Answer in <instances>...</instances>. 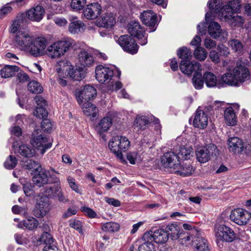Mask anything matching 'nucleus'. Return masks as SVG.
I'll use <instances>...</instances> for the list:
<instances>
[{"instance_id": "1", "label": "nucleus", "mask_w": 251, "mask_h": 251, "mask_svg": "<svg viewBox=\"0 0 251 251\" xmlns=\"http://www.w3.org/2000/svg\"><path fill=\"white\" fill-rule=\"evenodd\" d=\"M251 75L245 61L239 60L234 68L232 73H226L222 77V81L231 86H238L240 83L249 80Z\"/></svg>"}, {"instance_id": "2", "label": "nucleus", "mask_w": 251, "mask_h": 251, "mask_svg": "<svg viewBox=\"0 0 251 251\" xmlns=\"http://www.w3.org/2000/svg\"><path fill=\"white\" fill-rule=\"evenodd\" d=\"M130 146L128 139L122 136H117L113 137L109 141L108 147L111 151L122 163H125L123 152L126 151Z\"/></svg>"}, {"instance_id": "3", "label": "nucleus", "mask_w": 251, "mask_h": 251, "mask_svg": "<svg viewBox=\"0 0 251 251\" xmlns=\"http://www.w3.org/2000/svg\"><path fill=\"white\" fill-rule=\"evenodd\" d=\"M72 45L70 39L55 42L48 47L45 54L50 58H58L65 54Z\"/></svg>"}, {"instance_id": "4", "label": "nucleus", "mask_w": 251, "mask_h": 251, "mask_svg": "<svg viewBox=\"0 0 251 251\" xmlns=\"http://www.w3.org/2000/svg\"><path fill=\"white\" fill-rule=\"evenodd\" d=\"M61 70H65L68 75L73 80L80 81L85 77V73L82 67H75L67 60L60 61L58 63Z\"/></svg>"}, {"instance_id": "5", "label": "nucleus", "mask_w": 251, "mask_h": 251, "mask_svg": "<svg viewBox=\"0 0 251 251\" xmlns=\"http://www.w3.org/2000/svg\"><path fill=\"white\" fill-rule=\"evenodd\" d=\"M114 72L118 73V76L121 75V72L114 67H106L101 65H98L95 69V76L97 80L101 83L108 82L113 77Z\"/></svg>"}, {"instance_id": "6", "label": "nucleus", "mask_w": 251, "mask_h": 251, "mask_svg": "<svg viewBox=\"0 0 251 251\" xmlns=\"http://www.w3.org/2000/svg\"><path fill=\"white\" fill-rule=\"evenodd\" d=\"M31 144L41 154H44L52 146L51 141L44 134L38 133L37 130L32 134Z\"/></svg>"}, {"instance_id": "7", "label": "nucleus", "mask_w": 251, "mask_h": 251, "mask_svg": "<svg viewBox=\"0 0 251 251\" xmlns=\"http://www.w3.org/2000/svg\"><path fill=\"white\" fill-rule=\"evenodd\" d=\"M32 40L26 51L34 57L44 55L47 42V40L44 37H33Z\"/></svg>"}, {"instance_id": "8", "label": "nucleus", "mask_w": 251, "mask_h": 251, "mask_svg": "<svg viewBox=\"0 0 251 251\" xmlns=\"http://www.w3.org/2000/svg\"><path fill=\"white\" fill-rule=\"evenodd\" d=\"M219 151L216 146L211 144L206 147L198 149L196 151V155L198 161L201 163L207 162L211 156H216Z\"/></svg>"}, {"instance_id": "9", "label": "nucleus", "mask_w": 251, "mask_h": 251, "mask_svg": "<svg viewBox=\"0 0 251 251\" xmlns=\"http://www.w3.org/2000/svg\"><path fill=\"white\" fill-rule=\"evenodd\" d=\"M50 204L48 199L45 196H41L36 200L33 209V214L37 218H43L50 211Z\"/></svg>"}, {"instance_id": "10", "label": "nucleus", "mask_w": 251, "mask_h": 251, "mask_svg": "<svg viewBox=\"0 0 251 251\" xmlns=\"http://www.w3.org/2000/svg\"><path fill=\"white\" fill-rule=\"evenodd\" d=\"M215 236L218 241L231 242L235 238L234 231L224 225H219L215 228Z\"/></svg>"}, {"instance_id": "11", "label": "nucleus", "mask_w": 251, "mask_h": 251, "mask_svg": "<svg viewBox=\"0 0 251 251\" xmlns=\"http://www.w3.org/2000/svg\"><path fill=\"white\" fill-rule=\"evenodd\" d=\"M230 219L235 224L243 226L246 225L251 218V213L248 211L240 208H235L230 214Z\"/></svg>"}, {"instance_id": "12", "label": "nucleus", "mask_w": 251, "mask_h": 251, "mask_svg": "<svg viewBox=\"0 0 251 251\" xmlns=\"http://www.w3.org/2000/svg\"><path fill=\"white\" fill-rule=\"evenodd\" d=\"M128 32L132 36L136 37L139 40V43L142 45L147 44V36L145 31L141 26L138 22H131L128 25Z\"/></svg>"}, {"instance_id": "13", "label": "nucleus", "mask_w": 251, "mask_h": 251, "mask_svg": "<svg viewBox=\"0 0 251 251\" xmlns=\"http://www.w3.org/2000/svg\"><path fill=\"white\" fill-rule=\"evenodd\" d=\"M118 43L123 50L130 54H135L138 50V46L134 39L128 35L121 36L118 40Z\"/></svg>"}, {"instance_id": "14", "label": "nucleus", "mask_w": 251, "mask_h": 251, "mask_svg": "<svg viewBox=\"0 0 251 251\" xmlns=\"http://www.w3.org/2000/svg\"><path fill=\"white\" fill-rule=\"evenodd\" d=\"M140 19L144 25L149 27L150 32L156 30L158 25L157 17L152 11H144L140 15Z\"/></svg>"}, {"instance_id": "15", "label": "nucleus", "mask_w": 251, "mask_h": 251, "mask_svg": "<svg viewBox=\"0 0 251 251\" xmlns=\"http://www.w3.org/2000/svg\"><path fill=\"white\" fill-rule=\"evenodd\" d=\"M179 156L174 152L170 151L165 153L161 158V163L165 168L170 169L171 172L178 165L179 163Z\"/></svg>"}, {"instance_id": "16", "label": "nucleus", "mask_w": 251, "mask_h": 251, "mask_svg": "<svg viewBox=\"0 0 251 251\" xmlns=\"http://www.w3.org/2000/svg\"><path fill=\"white\" fill-rule=\"evenodd\" d=\"M96 95V89L93 86L90 85H86L75 96L78 103L81 105L83 102L84 100L85 102H88L93 100Z\"/></svg>"}, {"instance_id": "17", "label": "nucleus", "mask_w": 251, "mask_h": 251, "mask_svg": "<svg viewBox=\"0 0 251 251\" xmlns=\"http://www.w3.org/2000/svg\"><path fill=\"white\" fill-rule=\"evenodd\" d=\"M200 64L197 62H190V60H181L179 68L181 72L185 75L190 76L193 73L201 70Z\"/></svg>"}, {"instance_id": "18", "label": "nucleus", "mask_w": 251, "mask_h": 251, "mask_svg": "<svg viewBox=\"0 0 251 251\" xmlns=\"http://www.w3.org/2000/svg\"><path fill=\"white\" fill-rule=\"evenodd\" d=\"M33 36H30L25 32H17L15 41L20 49L24 51H27V48L30 46Z\"/></svg>"}, {"instance_id": "19", "label": "nucleus", "mask_w": 251, "mask_h": 251, "mask_svg": "<svg viewBox=\"0 0 251 251\" xmlns=\"http://www.w3.org/2000/svg\"><path fill=\"white\" fill-rule=\"evenodd\" d=\"M102 7L98 2H94L87 5L83 10L84 17L89 20H94L98 18L101 12Z\"/></svg>"}, {"instance_id": "20", "label": "nucleus", "mask_w": 251, "mask_h": 251, "mask_svg": "<svg viewBox=\"0 0 251 251\" xmlns=\"http://www.w3.org/2000/svg\"><path fill=\"white\" fill-rule=\"evenodd\" d=\"M208 117L206 113L198 108L193 120V126L201 129L205 128L208 124Z\"/></svg>"}, {"instance_id": "21", "label": "nucleus", "mask_w": 251, "mask_h": 251, "mask_svg": "<svg viewBox=\"0 0 251 251\" xmlns=\"http://www.w3.org/2000/svg\"><path fill=\"white\" fill-rule=\"evenodd\" d=\"M116 23L114 15L111 12H106L103 13L97 20V25L100 27H111Z\"/></svg>"}, {"instance_id": "22", "label": "nucleus", "mask_w": 251, "mask_h": 251, "mask_svg": "<svg viewBox=\"0 0 251 251\" xmlns=\"http://www.w3.org/2000/svg\"><path fill=\"white\" fill-rule=\"evenodd\" d=\"M241 7V4L239 0H233L229 1L227 4L224 6L221 9L220 13L224 15L226 19H228L229 15L227 13L233 14L239 11Z\"/></svg>"}, {"instance_id": "23", "label": "nucleus", "mask_w": 251, "mask_h": 251, "mask_svg": "<svg viewBox=\"0 0 251 251\" xmlns=\"http://www.w3.org/2000/svg\"><path fill=\"white\" fill-rule=\"evenodd\" d=\"M227 145L229 151L234 153H241L244 149L243 141L236 137L229 138L227 141Z\"/></svg>"}, {"instance_id": "24", "label": "nucleus", "mask_w": 251, "mask_h": 251, "mask_svg": "<svg viewBox=\"0 0 251 251\" xmlns=\"http://www.w3.org/2000/svg\"><path fill=\"white\" fill-rule=\"evenodd\" d=\"M44 14V8L38 5L28 10L26 13V16L31 21L39 22L43 19Z\"/></svg>"}, {"instance_id": "25", "label": "nucleus", "mask_w": 251, "mask_h": 251, "mask_svg": "<svg viewBox=\"0 0 251 251\" xmlns=\"http://www.w3.org/2000/svg\"><path fill=\"white\" fill-rule=\"evenodd\" d=\"M194 172V169L190 164L181 163L179 161L172 173L182 176H186L191 175Z\"/></svg>"}, {"instance_id": "26", "label": "nucleus", "mask_w": 251, "mask_h": 251, "mask_svg": "<svg viewBox=\"0 0 251 251\" xmlns=\"http://www.w3.org/2000/svg\"><path fill=\"white\" fill-rule=\"evenodd\" d=\"M37 172L38 173L35 175L32 178L33 183L39 187L48 184L49 172L45 170H42V168Z\"/></svg>"}, {"instance_id": "27", "label": "nucleus", "mask_w": 251, "mask_h": 251, "mask_svg": "<svg viewBox=\"0 0 251 251\" xmlns=\"http://www.w3.org/2000/svg\"><path fill=\"white\" fill-rule=\"evenodd\" d=\"M192 241V246L194 247L195 251H210L207 240L199 234L197 236H194Z\"/></svg>"}, {"instance_id": "28", "label": "nucleus", "mask_w": 251, "mask_h": 251, "mask_svg": "<svg viewBox=\"0 0 251 251\" xmlns=\"http://www.w3.org/2000/svg\"><path fill=\"white\" fill-rule=\"evenodd\" d=\"M76 17H73L69 19L71 23L69 24V31L73 34H78L84 31L85 25L80 20H76Z\"/></svg>"}, {"instance_id": "29", "label": "nucleus", "mask_w": 251, "mask_h": 251, "mask_svg": "<svg viewBox=\"0 0 251 251\" xmlns=\"http://www.w3.org/2000/svg\"><path fill=\"white\" fill-rule=\"evenodd\" d=\"M227 14L229 15L228 18L226 19L224 15H222L221 13L219 14V16L221 20H224L228 22V24L233 27H240L242 26L244 23V19L243 17L239 16L238 15H234V14H230L227 13Z\"/></svg>"}, {"instance_id": "30", "label": "nucleus", "mask_w": 251, "mask_h": 251, "mask_svg": "<svg viewBox=\"0 0 251 251\" xmlns=\"http://www.w3.org/2000/svg\"><path fill=\"white\" fill-rule=\"evenodd\" d=\"M78 61L82 67H89L94 64L92 54L86 50H82L78 54Z\"/></svg>"}, {"instance_id": "31", "label": "nucleus", "mask_w": 251, "mask_h": 251, "mask_svg": "<svg viewBox=\"0 0 251 251\" xmlns=\"http://www.w3.org/2000/svg\"><path fill=\"white\" fill-rule=\"evenodd\" d=\"M39 222L36 218L29 216L25 220L19 222L17 225V227L21 228H23L25 227L28 230H32L37 228Z\"/></svg>"}, {"instance_id": "32", "label": "nucleus", "mask_w": 251, "mask_h": 251, "mask_svg": "<svg viewBox=\"0 0 251 251\" xmlns=\"http://www.w3.org/2000/svg\"><path fill=\"white\" fill-rule=\"evenodd\" d=\"M180 231V227L175 223L168 224L165 230L167 233L168 237L170 236L173 240L178 239L182 236Z\"/></svg>"}, {"instance_id": "33", "label": "nucleus", "mask_w": 251, "mask_h": 251, "mask_svg": "<svg viewBox=\"0 0 251 251\" xmlns=\"http://www.w3.org/2000/svg\"><path fill=\"white\" fill-rule=\"evenodd\" d=\"M224 118L226 123L229 126H233L237 123L235 112L232 106H229L225 109Z\"/></svg>"}, {"instance_id": "34", "label": "nucleus", "mask_w": 251, "mask_h": 251, "mask_svg": "<svg viewBox=\"0 0 251 251\" xmlns=\"http://www.w3.org/2000/svg\"><path fill=\"white\" fill-rule=\"evenodd\" d=\"M112 125V119L110 117L106 116L102 118L98 125L97 128L98 132L101 135L106 132Z\"/></svg>"}, {"instance_id": "35", "label": "nucleus", "mask_w": 251, "mask_h": 251, "mask_svg": "<svg viewBox=\"0 0 251 251\" xmlns=\"http://www.w3.org/2000/svg\"><path fill=\"white\" fill-rule=\"evenodd\" d=\"M19 67L15 65H5L0 70V75L7 78L14 76L19 71Z\"/></svg>"}, {"instance_id": "36", "label": "nucleus", "mask_w": 251, "mask_h": 251, "mask_svg": "<svg viewBox=\"0 0 251 251\" xmlns=\"http://www.w3.org/2000/svg\"><path fill=\"white\" fill-rule=\"evenodd\" d=\"M151 236L153 240L158 244H163L168 239L167 233L162 229L155 230Z\"/></svg>"}, {"instance_id": "37", "label": "nucleus", "mask_w": 251, "mask_h": 251, "mask_svg": "<svg viewBox=\"0 0 251 251\" xmlns=\"http://www.w3.org/2000/svg\"><path fill=\"white\" fill-rule=\"evenodd\" d=\"M150 123L151 120L147 116H137L135 120L134 126L138 130H143L147 127L148 124Z\"/></svg>"}, {"instance_id": "38", "label": "nucleus", "mask_w": 251, "mask_h": 251, "mask_svg": "<svg viewBox=\"0 0 251 251\" xmlns=\"http://www.w3.org/2000/svg\"><path fill=\"white\" fill-rule=\"evenodd\" d=\"M84 114L87 116L95 117L98 113V110L95 105L89 102H84L80 105Z\"/></svg>"}, {"instance_id": "39", "label": "nucleus", "mask_w": 251, "mask_h": 251, "mask_svg": "<svg viewBox=\"0 0 251 251\" xmlns=\"http://www.w3.org/2000/svg\"><path fill=\"white\" fill-rule=\"evenodd\" d=\"M208 31L209 35L214 38H217L222 33L220 25L217 22H211L208 26Z\"/></svg>"}, {"instance_id": "40", "label": "nucleus", "mask_w": 251, "mask_h": 251, "mask_svg": "<svg viewBox=\"0 0 251 251\" xmlns=\"http://www.w3.org/2000/svg\"><path fill=\"white\" fill-rule=\"evenodd\" d=\"M120 228V225L116 222H109L102 225L101 229L107 233H115L118 232Z\"/></svg>"}, {"instance_id": "41", "label": "nucleus", "mask_w": 251, "mask_h": 251, "mask_svg": "<svg viewBox=\"0 0 251 251\" xmlns=\"http://www.w3.org/2000/svg\"><path fill=\"white\" fill-rule=\"evenodd\" d=\"M24 115H18L16 117V123L17 126H14L11 127L10 132L12 135L19 137L22 135V131L19 126H21L23 124V119Z\"/></svg>"}, {"instance_id": "42", "label": "nucleus", "mask_w": 251, "mask_h": 251, "mask_svg": "<svg viewBox=\"0 0 251 251\" xmlns=\"http://www.w3.org/2000/svg\"><path fill=\"white\" fill-rule=\"evenodd\" d=\"M228 45L237 54H241L243 53L244 46L240 40L235 39H231L228 41Z\"/></svg>"}, {"instance_id": "43", "label": "nucleus", "mask_w": 251, "mask_h": 251, "mask_svg": "<svg viewBox=\"0 0 251 251\" xmlns=\"http://www.w3.org/2000/svg\"><path fill=\"white\" fill-rule=\"evenodd\" d=\"M19 153L25 157H32L35 154L36 151L34 149L26 145H23L19 148Z\"/></svg>"}, {"instance_id": "44", "label": "nucleus", "mask_w": 251, "mask_h": 251, "mask_svg": "<svg viewBox=\"0 0 251 251\" xmlns=\"http://www.w3.org/2000/svg\"><path fill=\"white\" fill-rule=\"evenodd\" d=\"M203 77L208 87H213L216 86L217 79L214 74L211 72H206L203 74Z\"/></svg>"}, {"instance_id": "45", "label": "nucleus", "mask_w": 251, "mask_h": 251, "mask_svg": "<svg viewBox=\"0 0 251 251\" xmlns=\"http://www.w3.org/2000/svg\"><path fill=\"white\" fill-rule=\"evenodd\" d=\"M192 83L194 87L196 89H201L203 87L204 81L201 71L194 73L192 78Z\"/></svg>"}, {"instance_id": "46", "label": "nucleus", "mask_w": 251, "mask_h": 251, "mask_svg": "<svg viewBox=\"0 0 251 251\" xmlns=\"http://www.w3.org/2000/svg\"><path fill=\"white\" fill-rule=\"evenodd\" d=\"M28 90L32 93L39 94L43 91V88L37 81H30L27 85Z\"/></svg>"}, {"instance_id": "47", "label": "nucleus", "mask_w": 251, "mask_h": 251, "mask_svg": "<svg viewBox=\"0 0 251 251\" xmlns=\"http://www.w3.org/2000/svg\"><path fill=\"white\" fill-rule=\"evenodd\" d=\"M193 151L192 148H185L181 147L178 151L176 153L179 157L181 156L182 159L187 160L190 159L193 156Z\"/></svg>"}, {"instance_id": "48", "label": "nucleus", "mask_w": 251, "mask_h": 251, "mask_svg": "<svg viewBox=\"0 0 251 251\" xmlns=\"http://www.w3.org/2000/svg\"><path fill=\"white\" fill-rule=\"evenodd\" d=\"M22 165L26 169L35 171L36 172L41 169V166L38 162L31 159L26 160Z\"/></svg>"}, {"instance_id": "49", "label": "nucleus", "mask_w": 251, "mask_h": 251, "mask_svg": "<svg viewBox=\"0 0 251 251\" xmlns=\"http://www.w3.org/2000/svg\"><path fill=\"white\" fill-rule=\"evenodd\" d=\"M182 236H181L179 238L181 240V243L182 244H186L187 242L190 240L191 238H193L194 237H192V235H195V236H197L199 234V233L197 230L196 229H192L191 230L190 232H184L180 233Z\"/></svg>"}, {"instance_id": "50", "label": "nucleus", "mask_w": 251, "mask_h": 251, "mask_svg": "<svg viewBox=\"0 0 251 251\" xmlns=\"http://www.w3.org/2000/svg\"><path fill=\"white\" fill-rule=\"evenodd\" d=\"M177 55L182 60H190L192 56L190 50L186 47L180 48L177 51Z\"/></svg>"}, {"instance_id": "51", "label": "nucleus", "mask_w": 251, "mask_h": 251, "mask_svg": "<svg viewBox=\"0 0 251 251\" xmlns=\"http://www.w3.org/2000/svg\"><path fill=\"white\" fill-rule=\"evenodd\" d=\"M194 55L197 59L199 61H203L206 59L207 53L204 48L198 47L195 50Z\"/></svg>"}, {"instance_id": "52", "label": "nucleus", "mask_w": 251, "mask_h": 251, "mask_svg": "<svg viewBox=\"0 0 251 251\" xmlns=\"http://www.w3.org/2000/svg\"><path fill=\"white\" fill-rule=\"evenodd\" d=\"M61 189V187L60 184H57L53 186L46 188L45 190V193L48 198H52Z\"/></svg>"}, {"instance_id": "53", "label": "nucleus", "mask_w": 251, "mask_h": 251, "mask_svg": "<svg viewBox=\"0 0 251 251\" xmlns=\"http://www.w3.org/2000/svg\"><path fill=\"white\" fill-rule=\"evenodd\" d=\"M39 241L43 243L45 246L52 245L53 239L50 234L48 232H45L39 238Z\"/></svg>"}, {"instance_id": "54", "label": "nucleus", "mask_w": 251, "mask_h": 251, "mask_svg": "<svg viewBox=\"0 0 251 251\" xmlns=\"http://www.w3.org/2000/svg\"><path fill=\"white\" fill-rule=\"evenodd\" d=\"M86 0H72L71 7L75 11H78L83 9L86 4Z\"/></svg>"}, {"instance_id": "55", "label": "nucleus", "mask_w": 251, "mask_h": 251, "mask_svg": "<svg viewBox=\"0 0 251 251\" xmlns=\"http://www.w3.org/2000/svg\"><path fill=\"white\" fill-rule=\"evenodd\" d=\"M18 162L17 158L12 155H9L4 163V166L7 169H12L16 167Z\"/></svg>"}, {"instance_id": "56", "label": "nucleus", "mask_w": 251, "mask_h": 251, "mask_svg": "<svg viewBox=\"0 0 251 251\" xmlns=\"http://www.w3.org/2000/svg\"><path fill=\"white\" fill-rule=\"evenodd\" d=\"M33 115L40 119H44L47 117L48 112L45 107H37L33 112Z\"/></svg>"}, {"instance_id": "57", "label": "nucleus", "mask_w": 251, "mask_h": 251, "mask_svg": "<svg viewBox=\"0 0 251 251\" xmlns=\"http://www.w3.org/2000/svg\"><path fill=\"white\" fill-rule=\"evenodd\" d=\"M12 211L15 214H20L24 216L27 215L28 214L26 207H22L18 205H15L12 207Z\"/></svg>"}, {"instance_id": "58", "label": "nucleus", "mask_w": 251, "mask_h": 251, "mask_svg": "<svg viewBox=\"0 0 251 251\" xmlns=\"http://www.w3.org/2000/svg\"><path fill=\"white\" fill-rule=\"evenodd\" d=\"M67 182L69 185L70 187L74 191L77 193H81L80 190L79 189L78 184L76 183L75 179L72 176H68L67 178Z\"/></svg>"}, {"instance_id": "59", "label": "nucleus", "mask_w": 251, "mask_h": 251, "mask_svg": "<svg viewBox=\"0 0 251 251\" xmlns=\"http://www.w3.org/2000/svg\"><path fill=\"white\" fill-rule=\"evenodd\" d=\"M138 251H155L154 245L150 242L143 243L139 247Z\"/></svg>"}, {"instance_id": "60", "label": "nucleus", "mask_w": 251, "mask_h": 251, "mask_svg": "<svg viewBox=\"0 0 251 251\" xmlns=\"http://www.w3.org/2000/svg\"><path fill=\"white\" fill-rule=\"evenodd\" d=\"M69 225L71 227L78 230L79 233H83L82 224L80 221L77 220H71L70 221Z\"/></svg>"}, {"instance_id": "61", "label": "nucleus", "mask_w": 251, "mask_h": 251, "mask_svg": "<svg viewBox=\"0 0 251 251\" xmlns=\"http://www.w3.org/2000/svg\"><path fill=\"white\" fill-rule=\"evenodd\" d=\"M42 129L46 132H50L52 129V124L49 119H43L41 123Z\"/></svg>"}, {"instance_id": "62", "label": "nucleus", "mask_w": 251, "mask_h": 251, "mask_svg": "<svg viewBox=\"0 0 251 251\" xmlns=\"http://www.w3.org/2000/svg\"><path fill=\"white\" fill-rule=\"evenodd\" d=\"M204 46L207 49H213L216 46V42L210 38L206 37L204 41Z\"/></svg>"}, {"instance_id": "63", "label": "nucleus", "mask_w": 251, "mask_h": 251, "mask_svg": "<svg viewBox=\"0 0 251 251\" xmlns=\"http://www.w3.org/2000/svg\"><path fill=\"white\" fill-rule=\"evenodd\" d=\"M138 154L135 152H130L127 154L126 158L131 164H135L138 158Z\"/></svg>"}, {"instance_id": "64", "label": "nucleus", "mask_w": 251, "mask_h": 251, "mask_svg": "<svg viewBox=\"0 0 251 251\" xmlns=\"http://www.w3.org/2000/svg\"><path fill=\"white\" fill-rule=\"evenodd\" d=\"M23 190L25 195L27 197H30L33 195V190L31 184L26 183L23 186Z\"/></svg>"}]
</instances>
